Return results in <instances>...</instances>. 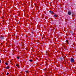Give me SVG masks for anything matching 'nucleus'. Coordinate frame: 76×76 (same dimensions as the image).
<instances>
[{"label":"nucleus","instance_id":"f257e3e1","mask_svg":"<svg viewBox=\"0 0 76 76\" xmlns=\"http://www.w3.org/2000/svg\"><path fill=\"white\" fill-rule=\"evenodd\" d=\"M70 61L71 63H75V59H74L73 58H71Z\"/></svg>","mask_w":76,"mask_h":76},{"label":"nucleus","instance_id":"f03ea898","mask_svg":"<svg viewBox=\"0 0 76 76\" xmlns=\"http://www.w3.org/2000/svg\"><path fill=\"white\" fill-rule=\"evenodd\" d=\"M1 39H4L3 38V35H1Z\"/></svg>","mask_w":76,"mask_h":76},{"label":"nucleus","instance_id":"7ed1b4c3","mask_svg":"<svg viewBox=\"0 0 76 76\" xmlns=\"http://www.w3.org/2000/svg\"><path fill=\"white\" fill-rule=\"evenodd\" d=\"M16 66L18 67V68L19 67V64H16Z\"/></svg>","mask_w":76,"mask_h":76},{"label":"nucleus","instance_id":"20e7f679","mask_svg":"<svg viewBox=\"0 0 76 76\" xmlns=\"http://www.w3.org/2000/svg\"><path fill=\"white\" fill-rule=\"evenodd\" d=\"M50 13H52V14H54V13L53 11H50Z\"/></svg>","mask_w":76,"mask_h":76},{"label":"nucleus","instance_id":"39448f33","mask_svg":"<svg viewBox=\"0 0 76 76\" xmlns=\"http://www.w3.org/2000/svg\"><path fill=\"white\" fill-rule=\"evenodd\" d=\"M68 13L69 15H71V12H69Z\"/></svg>","mask_w":76,"mask_h":76},{"label":"nucleus","instance_id":"423d86ee","mask_svg":"<svg viewBox=\"0 0 76 76\" xmlns=\"http://www.w3.org/2000/svg\"><path fill=\"white\" fill-rule=\"evenodd\" d=\"M29 61L30 62H32V61H33V60H32V59H30Z\"/></svg>","mask_w":76,"mask_h":76},{"label":"nucleus","instance_id":"0eeeda50","mask_svg":"<svg viewBox=\"0 0 76 76\" xmlns=\"http://www.w3.org/2000/svg\"><path fill=\"white\" fill-rule=\"evenodd\" d=\"M6 69H9V66H7V67H6Z\"/></svg>","mask_w":76,"mask_h":76},{"label":"nucleus","instance_id":"6e6552de","mask_svg":"<svg viewBox=\"0 0 76 76\" xmlns=\"http://www.w3.org/2000/svg\"><path fill=\"white\" fill-rule=\"evenodd\" d=\"M54 16L55 17H56V18L57 17V15H54Z\"/></svg>","mask_w":76,"mask_h":76},{"label":"nucleus","instance_id":"1a4fd4ad","mask_svg":"<svg viewBox=\"0 0 76 76\" xmlns=\"http://www.w3.org/2000/svg\"><path fill=\"white\" fill-rule=\"evenodd\" d=\"M66 42H67V43H68V42H69V41H68V40H66Z\"/></svg>","mask_w":76,"mask_h":76},{"label":"nucleus","instance_id":"9d476101","mask_svg":"<svg viewBox=\"0 0 76 76\" xmlns=\"http://www.w3.org/2000/svg\"><path fill=\"white\" fill-rule=\"evenodd\" d=\"M9 75V73L7 72V76H8Z\"/></svg>","mask_w":76,"mask_h":76},{"label":"nucleus","instance_id":"9b49d317","mask_svg":"<svg viewBox=\"0 0 76 76\" xmlns=\"http://www.w3.org/2000/svg\"><path fill=\"white\" fill-rule=\"evenodd\" d=\"M5 64H6V65H8V63H5Z\"/></svg>","mask_w":76,"mask_h":76},{"label":"nucleus","instance_id":"f8f14e48","mask_svg":"<svg viewBox=\"0 0 76 76\" xmlns=\"http://www.w3.org/2000/svg\"><path fill=\"white\" fill-rule=\"evenodd\" d=\"M29 73V72H28V71H26V73Z\"/></svg>","mask_w":76,"mask_h":76},{"label":"nucleus","instance_id":"ddd939ff","mask_svg":"<svg viewBox=\"0 0 76 76\" xmlns=\"http://www.w3.org/2000/svg\"><path fill=\"white\" fill-rule=\"evenodd\" d=\"M1 60H0V63H1Z\"/></svg>","mask_w":76,"mask_h":76},{"label":"nucleus","instance_id":"4468645a","mask_svg":"<svg viewBox=\"0 0 76 76\" xmlns=\"http://www.w3.org/2000/svg\"><path fill=\"white\" fill-rule=\"evenodd\" d=\"M17 58H18V59H19V57H17Z\"/></svg>","mask_w":76,"mask_h":76}]
</instances>
